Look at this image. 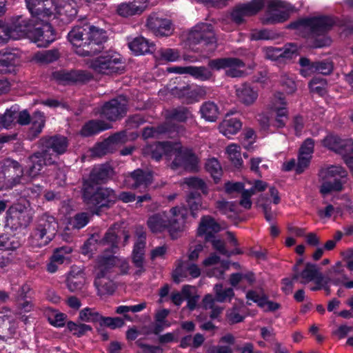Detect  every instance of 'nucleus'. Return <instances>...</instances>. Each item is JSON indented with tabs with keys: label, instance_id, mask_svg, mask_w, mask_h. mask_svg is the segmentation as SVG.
<instances>
[{
	"label": "nucleus",
	"instance_id": "1",
	"mask_svg": "<svg viewBox=\"0 0 353 353\" xmlns=\"http://www.w3.org/2000/svg\"><path fill=\"white\" fill-rule=\"evenodd\" d=\"M68 41L75 48V52L81 57L97 54L107 40L106 32L89 23L74 26L68 34Z\"/></svg>",
	"mask_w": 353,
	"mask_h": 353
},
{
	"label": "nucleus",
	"instance_id": "2",
	"mask_svg": "<svg viewBox=\"0 0 353 353\" xmlns=\"http://www.w3.org/2000/svg\"><path fill=\"white\" fill-rule=\"evenodd\" d=\"M188 210L184 206H176L170 210V216L163 212L155 214L148 220V226L152 232H161L168 230L174 239V233L184 228Z\"/></svg>",
	"mask_w": 353,
	"mask_h": 353
},
{
	"label": "nucleus",
	"instance_id": "3",
	"mask_svg": "<svg viewBox=\"0 0 353 353\" xmlns=\"http://www.w3.org/2000/svg\"><path fill=\"white\" fill-rule=\"evenodd\" d=\"M58 223L56 219L48 214L39 216L34 228L28 237V244L34 248L48 245L55 237Z\"/></svg>",
	"mask_w": 353,
	"mask_h": 353
},
{
	"label": "nucleus",
	"instance_id": "4",
	"mask_svg": "<svg viewBox=\"0 0 353 353\" xmlns=\"http://www.w3.org/2000/svg\"><path fill=\"white\" fill-rule=\"evenodd\" d=\"M334 24L332 17L318 16L298 19L289 24L288 28L306 34L305 37H315L325 34Z\"/></svg>",
	"mask_w": 353,
	"mask_h": 353
},
{
	"label": "nucleus",
	"instance_id": "5",
	"mask_svg": "<svg viewBox=\"0 0 353 353\" xmlns=\"http://www.w3.org/2000/svg\"><path fill=\"white\" fill-rule=\"evenodd\" d=\"M116 261L117 259L112 255H101L98 258L97 272L94 284L99 296L112 294L116 289L110 275V269Z\"/></svg>",
	"mask_w": 353,
	"mask_h": 353
},
{
	"label": "nucleus",
	"instance_id": "6",
	"mask_svg": "<svg viewBox=\"0 0 353 353\" xmlns=\"http://www.w3.org/2000/svg\"><path fill=\"white\" fill-rule=\"evenodd\" d=\"M346 170L339 165H330L321 168L319 172V181L322 183L320 192L327 194L332 192L343 190V179L347 176Z\"/></svg>",
	"mask_w": 353,
	"mask_h": 353
},
{
	"label": "nucleus",
	"instance_id": "7",
	"mask_svg": "<svg viewBox=\"0 0 353 353\" xmlns=\"http://www.w3.org/2000/svg\"><path fill=\"white\" fill-rule=\"evenodd\" d=\"M263 8L266 10L261 18L263 24L270 25L282 23L288 18L294 7L287 1L282 0H262Z\"/></svg>",
	"mask_w": 353,
	"mask_h": 353
},
{
	"label": "nucleus",
	"instance_id": "8",
	"mask_svg": "<svg viewBox=\"0 0 353 353\" xmlns=\"http://www.w3.org/2000/svg\"><path fill=\"white\" fill-rule=\"evenodd\" d=\"M83 199L87 204L98 207H109L117 200L114 191L108 188H97L94 190L92 184L84 181L83 185Z\"/></svg>",
	"mask_w": 353,
	"mask_h": 353
},
{
	"label": "nucleus",
	"instance_id": "9",
	"mask_svg": "<svg viewBox=\"0 0 353 353\" xmlns=\"http://www.w3.org/2000/svg\"><path fill=\"white\" fill-rule=\"evenodd\" d=\"M121 234L123 236V245H125L129 239V234L127 232L120 230L119 227L117 226V225H114L108 230L102 239L98 240L92 236L86 241L84 246L90 251H92L93 249L91 246L94 245V242H97L102 250L114 254L118 248V238Z\"/></svg>",
	"mask_w": 353,
	"mask_h": 353
},
{
	"label": "nucleus",
	"instance_id": "10",
	"mask_svg": "<svg viewBox=\"0 0 353 353\" xmlns=\"http://www.w3.org/2000/svg\"><path fill=\"white\" fill-rule=\"evenodd\" d=\"M90 67L97 73L108 75L122 73L124 70L120 55L110 52L92 60Z\"/></svg>",
	"mask_w": 353,
	"mask_h": 353
},
{
	"label": "nucleus",
	"instance_id": "11",
	"mask_svg": "<svg viewBox=\"0 0 353 353\" xmlns=\"http://www.w3.org/2000/svg\"><path fill=\"white\" fill-rule=\"evenodd\" d=\"M2 174L4 178L6 188L12 189L14 187L26 184L28 181V177L23 174V168L17 161L7 159L4 160Z\"/></svg>",
	"mask_w": 353,
	"mask_h": 353
},
{
	"label": "nucleus",
	"instance_id": "12",
	"mask_svg": "<svg viewBox=\"0 0 353 353\" xmlns=\"http://www.w3.org/2000/svg\"><path fill=\"white\" fill-rule=\"evenodd\" d=\"M38 145L46 154L57 160V157L67 152L69 141L67 137L60 134L44 136L39 139Z\"/></svg>",
	"mask_w": 353,
	"mask_h": 353
},
{
	"label": "nucleus",
	"instance_id": "13",
	"mask_svg": "<svg viewBox=\"0 0 353 353\" xmlns=\"http://www.w3.org/2000/svg\"><path fill=\"white\" fill-rule=\"evenodd\" d=\"M174 159L170 165L172 169L183 168L190 172L197 170L198 159L191 150L183 148L179 143H175Z\"/></svg>",
	"mask_w": 353,
	"mask_h": 353
},
{
	"label": "nucleus",
	"instance_id": "14",
	"mask_svg": "<svg viewBox=\"0 0 353 353\" xmlns=\"http://www.w3.org/2000/svg\"><path fill=\"white\" fill-rule=\"evenodd\" d=\"M26 1L34 23H38V21H48L53 17L55 3L54 0H26Z\"/></svg>",
	"mask_w": 353,
	"mask_h": 353
},
{
	"label": "nucleus",
	"instance_id": "15",
	"mask_svg": "<svg viewBox=\"0 0 353 353\" xmlns=\"http://www.w3.org/2000/svg\"><path fill=\"white\" fill-rule=\"evenodd\" d=\"M302 259H300L294 266V279H299L300 283L303 284H306L312 281H315L317 285L327 284V281L325 280L324 276L319 271V269L316 265L307 263L304 269L300 272L299 266L302 264Z\"/></svg>",
	"mask_w": 353,
	"mask_h": 353
},
{
	"label": "nucleus",
	"instance_id": "16",
	"mask_svg": "<svg viewBox=\"0 0 353 353\" xmlns=\"http://www.w3.org/2000/svg\"><path fill=\"white\" fill-rule=\"evenodd\" d=\"M188 39L194 43H203L204 45H209L211 46L210 50L216 47V39L211 24L202 23L195 26L189 33Z\"/></svg>",
	"mask_w": 353,
	"mask_h": 353
},
{
	"label": "nucleus",
	"instance_id": "17",
	"mask_svg": "<svg viewBox=\"0 0 353 353\" xmlns=\"http://www.w3.org/2000/svg\"><path fill=\"white\" fill-rule=\"evenodd\" d=\"M32 216L29 211L20 205L9 208L6 212V224L13 229L27 227L31 222Z\"/></svg>",
	"mask_w": 353,
	"mask_h": 353
},
{
	"label": "nucleus",
	"instance_id": "18",
	"mask_svg": "<svg viewBox=\"0 0 353 353\" xmlns=\"http://www.w3.org/2000/svg\"><path fill=\"white\" fill-rule=\"evenodd\" d=\"M127 100L125 97L119 96L106 102L101 109V115L110 120L116 121L122 117L126 112Z\"/></svg>",
	"mask_w": 353,
	"mask_h": 353
},
{
	"label": "nucleus",
	"instance_id": "19",
	"mask_svg": "<svg viewBox=\"0 0 353 353\" xmlns=\"http://www.w3.org/2000/svg\"><path fill=\"white\" fill-rule=\"evenodd\" d=\"M17 122L21 125H26L31 123L29 137L30 139H34L42 132L45 125V117L43 114L39 112H35L30 117L27 110H23L18 114Z\"/></svg>",
	"mask_w": 353,
	"mask_h": 353
},
{
	"label": "nucleus",
	"instance_id": "20",
	"mask_svg": "<svg viewBox=\"0 0 353 353\" xmlns=\"http://www.w3.org/2000/svg\"><path fill=\"white\" fill-rule=\"evenodd\" d=\"M128 140L125 131L119 132L109 137L103 141L97 143L92 150V153L96 157H102L108 153L112 152L115 145L125 143Z\"/></svg>",
	"mask_w": 353,
	"mask_h": 353
},
{
	"label": "nucleus",
	"instance_id": "21",
	"mask_svg": "<svg viewBox=\"0 0 353 353\" xmlns=\"http://www.w3.org/2000/svg\"><path fill=\"white\" fill-rule=\"evenodd\" d=\"M77 12L78 6L74 0H60L57 4L54 3L53 18L68 23L75 18Z\"/></svg>",
	"mask_w": 353,
	"mask_h": 353
},
{
	"label": "nucleus",
	"instance_id": "22",
	"mask_svg": "<svg viewBox=\"0 0 353 353\" xmlns=\"http://www.w3.org/2000/svg\"><path fill=\"white\" fill-rule=\"evenodd\" d=\"M175 143L157 142L145 147L143 148V154L150 156L157 161H159L163 156L168 160H170L173 157Z\"/></svg>",
	"mask_w": 353,
	"mask_h": 353
},
{
	"label": "nucleus",
	"instance_id": "23",
	"mask_svg": "<svg viewBox=\"0 0 353 353\" xmlns=\"http://www.w3.org/2000/svg\"><path fill=\"white\" fill-rule=\"evenodd\" d=\"M30 38L39 47L46 48L56 39L54 32L48 21H41V26L32 28Z\"/></svg>",
	"mask_w": 353,
	"mask_h": 353
},
{
	"label": "nucleus",
	"instance_id": "24",
	"mask_svg": "<svg viewBox=\"0 0 353 353\" xmlns=\"http://www.w3.org/2000/svg\"><path fill=\"white\" fill-rule=\"evenodd\" d=\"M32 21H30L23 16H18L12 19L11 23L6 26L12 39H19L26 36L30 37L33 28Z\"/></svg>",
	"mask_w": 353,
	"mask_h": 353
},
{
	"label": "nucleus",
	"instance_id": "25",
	"mask_svg": "<svg viewBox=\"0 0 353 353\" xmlns=\"http://www.w3.org/2000/svg\"><path fill=\"white\" fill-rule=\"evenodd\" d=\"M262 8V0H252L248 3L234 7L231 12V19L236 23L241 24L244 21L245 17L256 14Z\"/></svg>",
	"mask_w": 353,
	"mask_h": 353
},
{
	"label": "nucleus",
	"instance_id": "26",
	"mask_svg": "<svg viewBox=\"0 0 353 353\" xmlns=\"http://www.w3.org/2000/svg\"><path fill=\"white\" fill-rule=\"evenodd\" d=\"M271 108L276 113V117L272 120V125L276 128H283L288 121V112L286 108V102L282 93H277L274 95Z\"/></svg>",
	"mask_w": 353,
	"mask_h": 353
},
{
	"label": "nucleus",
	"instance_id": "27",
	"mask_svg": "<svg viewBox=\"0 0 353 353\" xmlns=\"http://www.w3.org/2000/svg\"><path fill=\"white\" fill-rule=\"evenodd\" d=\"M28 160L31 163L28 171V175L31 177L36 176L39 174L43 168L51 165H54L56 159L50 157L43 150L37 152L29 157Z\"/></svg>",
	"mask_w": 353,
	"mask_h": 353
},
{
	"label": "nucleus",
	"instance_id": "28",
	"mask_svg": "<svg viewBox=\"0 0 353 353\" xmlns=\"http://www.w3.org/2000/svg\"><path fill=\"white\" fill-rule=\"evenodd\" d=\"M52 78L59 83L67 85L76 82L89 81L92 78V76L89 73L82 70H73L70 72L59 70L52 73Z\"/></svg>",
	"mask_w": 353,
	"mask_h": 353
},
{
	"label": "nucleus",
	"instance_id": "29",
	"mask_svg": "<svg viewBox=\"0 0 353 353\" xmlns=\"http://www.w3.org/2000/svg\"><path fill=\"white\" fill-rule=\"evenodd\" d=\"M146 25L156 36L168 37L172 32L170 21L160 18L156 14L150 15L148 17Z\"/></svg>",
	"mask_w": 353,
	"mask_h": 353
},
{
	"label": "nucleus",
	"instance_id": "30",
	"mask_svg": "<svg viewBox=\"0 0 353 353\" xmlns=\"http://www.w3.org/2000/svg\"><path fill=\"white\" fill-rule=\"evenodd\" d=\"M199 268L189 261H181L177 265L173 272V280L175 283H179L183 279L197 278L200 276Z\"/></svg>",
	"mask_w": 353,
	"mask_h": 353
},
{
	"label": "nucleus",
	"instance_id": "31",
	"mask_svg": "<svg viewBox=\"0 0 353 353\" xmlns=\"http://www.w3.org/2000/svg\"><path fill=\"white\" fill-rule=\"evenodd\" d=\"M152 176L148 172L137 169L132 172L125 179L128 188L132 189L145 190L151 183Z\"/></svg>",
	"mask_w": 353,
	"mask_h": 353
},
{
	"label": "nucleus",
	"instance_id": "32",
	"mask_svg": "<svg viewBox=\"0 0 353 353\" xmlns=\"http://www.w3.org/2000/svg\"><path fill=\"white\" fill-rule=\"evenodd\" d=\"M112 174L113 169L109 164H101L93 168L89 179L84 181H88L90 184L105 183L111 178Z\"/></svg>",
	"mask_w": 353,
	"mask_h": 353
},
{
	"label": "nucleus",
	"instance_id": "33",
	"mask_svg": "<svg viewBox=\"0 0 353 353\" xmlns=\"http://www.w3.org/2000/svg\"><path fill=\"white\" fill-rule=\"evenodd\" d=\"M324 278L325 281H327V284L332 283L334 285H344L345 281L348 280V276L341 262H337L329 269Z\"/></svg>",
	"mask_w": 353,
	"mask_h": 353
},
{
	"label": "nucleus",
	"instance_id": "34",
	"mask_svg": "<svg viewBox=\"0 0 353 353\" xmlns=\"http://www.w3.org/2000/svg\"><path fill=\"white\" fill-rule=\"evenodd\" d=\"M208 65L212 70H220L223 69L225 71L229 69L245 67V63L241 59L233 57L211 59L208 61Z\"/></svg>",
	"mask_w": 353,
	"mask_h": 353
},
{
	"label": "nucleus",
	"instance_id": "35",
	"mask_svg": "<svg viewBox=\"0 0 353 353\" xmlns=\"http://www.w3.org/2000/svg\"><path fill=\"white\" fill-rule=\"evenodd\" d=\"M19 63V57L16 53L8 50L0 51V72L12 73Z\"/></svg>",
	"mask_w": 353,
	"mask_h": 353
},
{
	"label": "nucleus",
	"instance_id": "36",
	"mask_svg": "<svg viewBox=\"0 0 353 353\" xmlns=\"http://www.w3.org/2000/svg\"><path fill=\"white\" fill-rule=\"evenodd\" d=\"M128 47L137 55L152 53L155 50V45L143 37L134 38L128 42Z\"/></svg>",
	"mask_w": 353,
	"mask_h": 353
},
{
	"label": "nucleus",
	"instance_id": "37",
	"mask_svg": "<svg viewBox=\"0 0 353 353\" xmlns=\"http://www.w3.org/2000/svg\"><path fill=\"white\" fill-rule=\"evenodd\" d=\"M242 128L241 121L237 118L229 117L228 115L219 124V132L228 138L236 134Z\"/></svg>",
	"mask_w": 353,
	"mask_h": 353
},
{
	"label": "nucleus",
	"instance_id": "38",
	"mask_svg": "<svg viewBox=\"0 0 353 353\" xmlns=\"http://www.w3.org/2000/svg\"><path fill=\"white\" fill-rule=\"evenodd\" d=\"M221 227L214 219L210 216H204L201 218L198 233L200 235L206 234V240L210 241V238L212 237V233L219 232Z\"/></svg>",
	"mask_w": 353,
	"mask_h": 353
},
{
	"label": "nucleus",
	"instance_id": "39",
	"mask_svg": "<svg viewBox=\"0 0 353 353\" xmlns=\"http://www.w3.org/2000/svg\"><path fill=\"white\" fill-rule=\"evenodd\" d=\"M183 130L181 126L174 124L172 121H165L159 125L157 128H145L143 132V136L145 138L154 137L157 134H165L172 132H179Z\"/></svg>",
	"mask_w": 353,
	"mask_h": 353
},
{
	"label": "nucleus",
	"instance_id": "40",
	"mask_svg": "<svg viewBox=\"0 0 353 353\" xmlns=\"http://www.w3.org/2000/svg\"><path fill=\"white\" fill-rule=\"evenodd\" d=\"M236 94L239 101L245 105H252L258 97L257 91L246 83L236 88Z\"/></svg>",
	"mask_w": 353,
	"mask_h": 353
},
{
	"label": "nucleus",
	"instance_id": "41",
	"mask_svg": "<svg viewBox=\"0 0 353 353\" xmlns=\"http://www.w3.org/2000/svg\"><path fill=\"white\" fill-rule=\"evenodd\" d=\"M219 345L210 346L208 353H233V349L231 347L235 343V338L231 334H227L219 339Z\"/></svg>",
	"mask_w": 353,
	"mask_h": 353
},
{
	"label": "nucleus",
	"instance_id": "42",
	"mask_svg": "<svg viewBox=\"0 0 353 353\" xmlns=\"http://www.w3.org/2000/svg\"><path fill=\"white\" fill-rule=\"evenodd\" d=\"M173 94L179 98L185 99L188 103H192V100L198 97L203 96L205 91L203 88H192L190 86H183L182 88H174L172 90Z\"/></svg>",
	"mask_w": 353,
	"mask_h": 353
},
{
	"label": "nucleus",
	"instance_id": "43",
	"mask_svg": "<svg viewBox=\"0 0 353 353\" xmlns=\"http://www.w3.org/2000/svg\"><path fill=\"white\" fill-rule=\"evenodd\" d=\"M110 124L101 120H91L87 122L81 130V134L90 137L110 128Z\"/></svg>",
	"mask_w": 353,
	"mask_h": 353
},
{
	"label": "nucleus",
	"instance_id": "44",
	"mask_svg": "<svg viewBox=\"0 0 353 353\" xmlns=\"http://www.w3.org/2000/svg\"><path fill=\"white\" fill-rule=\"evenodd\" d=\"M192 117L193 115L188 108L185 107H179L170 111L169 114V119L166 121H172L174 124L177 125V123H174V121L183 123L192 119ZM178 125L181 126L183 130L181 129L180 132L176 133H182L184 131V128L181 125L178 124Z\"/></svg>",
	"mask_w": 353,
	"mask_h": 353
},
{
	"label": "nucleus",
	"instance_id": "45",
	"mask_svg": "<svg viewBox=\"0 0 353 353\" xmlns=\"http://www.w3.org/2000/svg\"><path fill=\"white\" fill-rule=\"evenodd\" d=\"M85 283V277L83 272L74 273L71 271L67 279V287L70 292H77L83 288Z\"/></svg>",
	"mask_w": 353,
	"mask_h": 353
},
{
	"label": "nucleus",
	"instance_id": "46",
	"mask_svg": "<svg viewBox=\"0 0 353 353\" xmlns=\"http://www.w3.org/2000/svg\"><path fill=\"white\" fill-rule=\"evenodd\" d=\"M170 314L168 309H161L157 310L154 315V324L152 327V332L155 334H158L162 332L165 327L170 326V323L166 319Z\"/></svg>",
	"mask_w": 353,
	"mask_h": 353
},
{
	"label": "nucleus",
	"instance_id": "47",
	"mask_svg": "<svg viewBox=\"0 0 353 353\" xmlns=\"http://www.w3.org/2000/svg\"><path fill=\"white\" fill-rule=\"evenodd\" d=\"M200 112L202 118L211 122L215 121L219 114L218 106L212 101L203 103L200 108Z\"/></svg>",
	"mask_w": 353,
	"mask_h": 353
},
{
	"label": "nucleus",
	"instance_id": "48",
	"mask_svg": "<svg viewBox=\"0 0 353 353\" xmlns=\"http://www.w3.org/2000/svg\"><path fill=\"white\" fill-rule=\"evenodd\" d=\"M143 7L137 5L136 2L123 3L118 6L117 13L124 17L139 14L143 12Z\"/></svg>",
	"mask_w": 353,
	"mask_h": 353
},
{
	"label": "nucleus",
	"instance_id": "49",
	"mask_svg": "<svg viewBox=\"0 0 353 353\" xmlns=\"http://www.w3.org/2000/svg\"><path fill=\"white\" fill-rule=\"evenodd\" d=\"M21 243L15 236L1 234H0V250L2 251H13L19 248Z\"/></svg>",
	"mask_w": 353,
	"mask_h": 353
},
{
	"label": "nucleus",
	"instance_id": "50",
	"mask_svg": "<svg viewBox=\"0 0 353 353\" xmlns=\"http://www.w3.org/2000/svg\"><path fill=\"white\" fill-rule=\"evenodd\" d=\"M146 307L145 303H141L134 305H119L116 307L115 312L117 314L123 315V320L128 321H132V317L129 314V312L137 313L143 310Z\"/></svg>",
	"mask_w": 353,
	"mask_h": 353
},
{
	"label": "nucleus",
	"instance_id": "51",
	"mask_svg": "<svg viewBox=\"0 0 353 353\" xmlns=\"http://www.w3.org/2000/svg\"><path fill=\"white\" fill-rule=\"evenodd\" d=\"M340 151L338 154H341L345 163L349 168L353 165V141L352 139H344L340 145Z\"/></svg>",
	"mask_w": 353,
	"mask_h": 353
},
{
	"label": "nucleus",
	"instance_id": "52",
	"mask_svg": "<svg viewBox=\"0 0 353 353\" xmlns=\"http://www.w3.org/2000/svg\"><path fill=\"white\" fill-rule=\"evenodd\" d=\"M215 301L220 303L230 301L234 296V290L232 288H223L222 284H216L214 287Z\"/></svg>",
	"mask_w": 353,
	"mask_h": 353
},
{
	"label": "nucleus",
	"instance_id": "53",
	"mask_svg": "<svg viewBox=\"0 0 353 353\" xmlns=\"http://www.w3.org/2000/svg\"><path fill=\"white\" fill-rule=\"evenodd\" d=\"M215 207L221 214L225 215L228 218L233 217L237 213V205L235 202L221 199L216 202Z\"/></svg>",
	"mask_w": 353,
	"mask_h": 353
},
{
	"label": "nucleus",
	"instance_id": "54",
	"mask_svg": "<svg viewBox=\"0 0 353 353\" xmlns=\"http://www.w3.org/2000/svg\"><path fill=\"white\" fill-rule=\"evenodd\" d=\"M214 297L212 294H207L203 299V305L205 310H210L209 316L211 319H216L223 311V307L216 304Z\"/></svg>",
	"mask_w": 353,
	"mask_h": 353
},
{
	"label": "nucleus",
	"instance_id": "55",
	"mask_svg": "<svg viewBox=\"0 0 353 353\" xmlns=\"http://www.w3.org/2000/svg\"><path fill=\"white\" fill-rule=\"evenodd\" d=\"M188 74L201 81H207L212 76V72L206 67L193 65L189 66Z\"/></svg>",
	"mask_w": 353,
	"mask_h": 353
},
{
	"label": "nucleus",
	"instance_id": "56",
	"mask_svg": "<svg viewBox=\"0 0 353 353\" xmlns=\"http://www.w3.org/2000/svg\"><path fill=\"white\" fill-rule=\"evenodd\" d=\"M102 315L95 309L85 307L79 312V319L82 321L100 323Z\"/></svg>",
	"mask_w": 353,
	"mask_h": 353
},
{
	"label": "nucleus",
	"instance_id": "57",
	"mask_svg": "<svg viewBox=\"0 0 353 353\" xmlns=\"http://www.w3.org/2000/svg\"><path fill=\"white\" fill-rule=\"evenodd\" d=\"M186 201L190 208L192 215L194 217H196V212L203 209L201 194L197 192H190L187 196Z\"/></svg>",
	"mask_w": 353,
	"mask_h": 353
},
{
	"label": "nucleus",
	"instance_id": "58",
	"mask_svg": "<svg viewBox=\"0 0 353 353\" xmlns=\"http://www.w3.org/2000/svg\"><path fill=\"white\" fill-rule=\"evenodd\" d=\"M226 152L231 162L235 167H240L242 165L243 160L241 155L240 146L232 143L229 145L226 148Z\"/></svg>",
	"mask_w": 353,
	"mask_h": 353
},
{
	"label": "nucleus",
	"instance_id": "59",
	"mask_svg": "<svg viewBox=\"0 0 353 353\" xmlns=\"http://www.w3.org/2000/svg\"><path fill=\"white\" fill-rule=\"evenodd\" d=\"M279 37V34L276 32L268 30H256L252 31L250 34V39L252 40H275Z\"/></svg>",
	"mask_w": 353,
	"mask_h": 353
},
{
	"label": "nucleus",
	"instance_id": "60",
	"mask_svg": "<svg viewBox=\"0 0 353 353\" xmlns=\"http://www.w3.org/2000/svg\"><path fill=\"white\" fill-rule=\"evenodd\" d=\"M72 252L70 246L65 245L54 250L52 259L58 264H62L65 260L69 259V254Z\"/></svg>",
	"mask_w": 353,
	"mask_h": 353
},
{
	"label": "nucleus",
	"instance_id": "61",
	"mask_svg": "<svg viewBox=\"0 0 353 353\" xmlns=\"http://www.w3.org/2000/svg\"><path fill=\"white\" fill-rule=\"evenodd\" d=\"M205 169L214 180L219 179L221 174V167L215 158L210 159L205 163Z\"/></svg>",
	"mask_w": 353,
	"mask_h": 353
},
{
	"label": "nucleus",
	"instance_id": "62",
	"mask_svg": "<svg viewBox=\"0 0 353 353\" xmlns=\"http://www.w3.org/2000/svg\"><path fill=\"white\" fill-rule=\"evenodd\" d=\"M67 327L69 331L78 337L82 336L88 331H90L92 330V327L89 325L83 323L77 324L73 321H68L67 323Z\"/></svg>",
	"mask_w": 353,
	"mask_h": 353
},
{
	"label": "nucleus",
	"instance_id": "63",
	"mask_svg": "<svg viewBox=\"0 0 353 353\" xmlns=\"http://www.w3.org/2000/svg\"><path fill=\"white\" fill-rule=\"evenodd\" d=\"M259 203L260 206L263 208L266 221L268 222L273 221L275 218L276 214L272 210L268 199L265 195H261L259 199Z\"/></svg>",
	"mask_w": 353,
	"mask_h": 353
},
{
	"label": "nucleus",
	"instance_id": "64",
	"mask_svg": "<svg viewBox=\"0 0 353 353\" xmlns=\"http://www.w3.org/2000/svg\"><path fill=\"white\" fill-rule=\"evenodd\" d=\"M90 217L88 212L77 213L71 220V224L76 229H81L89 223Z\"/></svg>",
	"mask_w": 353,
	"mask_h": 353
}]
</instances>
